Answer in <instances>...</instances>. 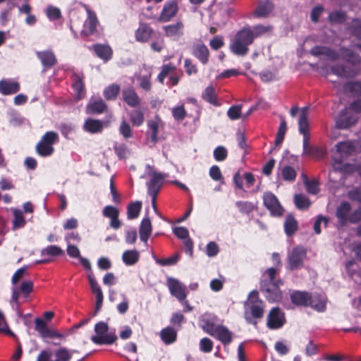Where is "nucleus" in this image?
<instances>
[{
    "label": "nucleus",
    "mask_w": 361,
    "mask_h": 361,
    "mask_svg": "<svg viewBox=\"0 0 361 361\" xmlns=\"http://www.w3.org/2000/svg\"><path fill=\"white\" fill-rule=\"evenodd\" d=\"M290 300L295 307H311L317 312L326 310V301L319 294H312L305 290H293L290 294Z\"/></svg>",
    "instance_id": "nucleus-1"
},
{
    "label": "nucleus",
    "mask_w": 361,
    "mask_h": 361,
    "mask_svg": "<svg viewBox=\"0 0 361 361\" xmlns=\"http://www.w3.org/2000/svg\"><path fill=\"white\" fill-rule=\"evenodd\" d=\"M252 28L243 27L235 35L234 39L230 43V50L237 56H245L249 51V46L254 42Z\"/></svg>",
    "instance_id": "nucleus-2"
},
{
    "label": "nucleus",
    "mask_w": 361,
    "mask_h": 361,
    "mask_svg": "<svg viewBox=\"0 0 361 361\" xmlns=\"http://www.w3.org/2000/svg\"><path fill=\"white\" fill-rule=\"evenodd\" d=\"M87 12V18L84 21L80 35L82 37H94L96 39L102 38L104 36V27L101 25L97 13L88 6L84 5Z\"/></svg>",
    "instance_id": "nucleus-3"
},
{
    "label": "nucleus",
    "mask_w": 361,
    "mask_h": 361,
    "mask_svg": "<svg viewBox=\"0 0 361 361\" xmlns=\"http://www.w3.org/2000/svg\"><path fill=\"white\" fill-rule=\"evenodd\" d=\"M283 285V280H279L276 283H270L266 280L260 281V290L269 302H279L282 298V291L280 286Z\"/></svg>",
    "instance_id": "nucleus-4"
},
{
    "label": "nucleus",
    "mask_w": 361,
    "mask_h": 361,
    "mask_svg": "<svg viewBox=\"0 0 361 361\" xmlns=\"http://www.w3.org/2000/svg\"><path fill=\"white\" fill-rule=\"evenodd\" d=\"M178 11V6L177 2L171 0L165 2L159 16L152 13H145V15L147 19H156L159 23H167L176 16Z\"/></svg>",
    "instance_id": "nucleus-5"
},
{
    "label": "nucleus",
    "mask_w": 361,
    "mask_h": 361,
    "mask_svg": "<svg viewBox=\"0 0 361 361\" xmlns=\"http://www.w3.org/2000/svg\"><path fill=\"white\" fill-rule=\"evenodd\" d=\"M306 257L307 251L302 246L294 247L288 255V269L291 271L300 269L304 266Z\"/></svg>",
    "instance_id": "nucleus-6"
},
{
    "label": "nucleus",
    "mask_w": 361,
    "mask_h": 361,
    "mask_svg": "<svg viewBox=\"0 0 361 361\" xmlns=\"http://www.w3.org/2000/svg\"><path fill=\"white\" fill-rule=\"evenodd\" d=\"M246 305L250 309L251 315L255 319L262 318L264 312V302L259 299L257 290H252L249 294Z\"/></svg>",
    "instance_id": "nucleus-7"
},
{
    "label": "nucleus",
    "mask_w": 361,
    "mask_h": 361,
    "mask_svg": "<svg viewBox=\"0 0 361 361\" xmlns=\"http://www.w3.org/2000/svg\"><path fill=\"white\" fill-rule=\"evenodd\" d=\"M35 329L37 331L42 338L53 339H65L66 335L61 334L55 329L48 328L44 322L41 319H35Z\"/></svg>",
    "instance_id": "nucleus-8"
},
{
    "label": "nucleus",
    "mask_w": 361,
    "mask_h": 361,
    "mask_svg": "<svg viewBox=\"0 0 361 361\" xmlns=\"http://www.w3.org/2000/svg\"><path fill=\"white\" fill-rule=\"evenodd\" d=\"M263 204L272 215L281 216L283 212L282 207L276 196L271 192H266L263 195Z\"/></svg>",
    "instance_id": "nucleus-9"
},
{
    "label": "nucleus",
    "mask_w": 361,
    "mask_h": 361,
    "mask_svg": "<svg viewBox=\"0 0 361 361\" xmlns=\"http://www.w3.org/2000/svg\"><path fill=\"white\" fill-rule=\"evenodd\" d=\"M84 75L78 73H73L71 75L72 89L74 92V97L75 101H80L86 96V90L84 83Z\"/></svg>",
    "instance_id": "nucleus-10"
},
{
    "label": "nucleus",
    "mask_w": 361,
    "mask_h": 361,
    "mask_svg": "<svg viewBox=\"0 0 361 361\" xmlns=\"http://www.w3.org/2000/svg\"><path fill=\"white\" fill-rule=\"evenodd\" d=\"M167 286L169 289L171 294L176 298L178 301L183 302L187 294L185 293V287L177 279L173 278H169L167 279Z\"/></svg>",
    "instance_id": "nucleus-11"
},
{
    "label": "nucleus",
    "mask_w": 361,
    "mask_h": 361,
    "mask_svg": "<svg viewBox=\"0 0 361 361\" xmlns=\"http://www.w3.org/2000/svg\"><path fill=\"white\" fill-rule=\"evenodd\" d=\"M351 209L350 204L347 201L342 202L337 207L335 214L341 226H345L350 223Z\"/></svg>",
    "instance_id": "nucleus-12"
},
{
    "label": "nucleus",
    "mask_w": 361,
    "mask_h": 361,
    "mask_svg": "<svg viewBox=\"0 0 361 361\" xmlns=\"http://www.w3.org/2000/svg\"><path fill=\"white\" fill-rule=\"evenodd\" d=\"M357 121V117L355 114H349L347 109L340 112L336 120V127L339 129H348L354 126Z\"/></svg>",
    "instance_id": "nucleus-13"
},
{
    "label": "nucleus",
    "mask_w": 361,
    "mask_h": 361,
    "mask_svg": "<svg viewBox=\"0 0 361 361\" xmlns=\"http://www.w3.org/2000/svg\"><path fill=\"white\" fill-rule=\"evenodd\" d=\"M33 290V283L32 281H23L20 286L14 285L12 288L11 300L18 303L20 294L27 296Z\"/></svg>",
    "instance_id": "nucleus-14"
},
{
    "label": "nucleus",
    "mask_w": 361,
    "mask_h": 361,
    "mask_svg": "<svg viewBox=\"0 0 361 361\" xmlns=\"http://www.w3.org/2000/svg\"><path fill=\"white\" fill-rule=\"evenodd\" d=\"M284 324V318L281 313L279 307H273L267 317V326L270 329H277L281 328Z\"/></svg>",
    "instance_id": "nucleus-15"
},
{
    "label": "nucleus",
    "mask_w": 361,
    "mask_h": 361,
    "mask_svg": "<svg viewBox=\"0 0 361 361\" xmlns=\"http://www.w3.org/2000/svg\"><path fill=\"white\" fill-rule=\"evenodd\" d=\"M90 51H93L95 55L104 61H109L113 56V50L108 44H94L88 47Z\"/></svg>",
    "instance_id": "nucleus-16"
},
{
    "label": "nucleus",
    "mask_w": 361,
    "mask_h": 361,
    "mask_svg": "<svg viewBox=\"0 0 361 361\" xmlns=\"http://www.w3.org/2000/svg\"><path fill=\"white\" fill-rule=\"evenodd\" d=\"M184 25L181 21L163 27L164 35L173 40L179 39L183 35Z\"/></svg>",
    "instance_id": "nucleus-17"
},
{
    "label": "nucleus",
    "mask_w": 361,
    "mask_h": 361,
    "mask_svg": "<svg viewBox=\"0 0 361 361\" xmlns=\"http://www.w3.org/2000/svg\"><path fill=\"white\" fill-rule=\"evenodd\" d=\"M310 140L307 137L302 140V147L304 155L310 156L314 159H321L324 157L326 152L325 150L318 146L310 145Z\"/></svg>",
    "instance_id": "nucleus-18"
},
{
    "label": "nucleus",
    "mask_w": 361,
    "mask_h": 361,
    "mask_svg": "<svg viewBox=\"0 0 361 361\" xmlns=\"http://www.w3.org/2000/svg\"><path fill=\"white\" fill-rule=\"evenodd\" d=\"M310 53L314 56H325L332 61H336L339 59L336 51L324 46H314L310 49Z\"/></svg>",
    "instance_id": "nucleus-19"
},
{
    "label": "nucleus",
    "mask_w": 361,
    "mask_h": 361,
    "mask_svg": "<svg viewBox=\"0 0 361 361\" xmlns=\"http://www.w3.org/2000/svg\"><path fill=\"white\" fill-rule=\"evenodd\" d=\"M339 58L353 65H359L361 63V57L358 54L350 49L342 47L338 52Z\"/></svg>",
    "instance_id": "nucleus-20"
},
{
    "label": "nucleus",
    "mask_w": 361,
    "mask_h": 361,
    "mask_svg": "<svg viewBox=\"0 0 361 361\" xmlns=\"http://www.w3.org/2000/svg\"><path fill=\"white\" fill-rule=\"evenodd\" d=\"M212 336L221 341L224 345H229L233 341V333L224 325H217L215 333Z\"/></svg>",
    "instance_id": "nucleus-21"
},
{
    "label": "nucleus",
    "mask_w": 361,
    "mask_h": 361,
    "mask_svg": "<svg viewBox=\"0 0 361 361\" xmlns=\"http://www.w3.org/2000/svg\"><path fill=\"white\" fill-rule=\"evenodd\" d=\"M153 34L154 30L148 24L141 23L135 30V37L137 42L145 43L149 41Z\"/></svg>",
    "instance_id": "nucleus-22"
},
{
    "label": "nucleus",
    "mask_w": 361,
    "mask_h": 361,
    "mask_svg": "<svg viewBox=\"0 0 361 361\" xmlns=\"http://www.w3.org/2000/svg\"><path fill=\"white\" fill-rule=\"evenodd\" d=\"M108 109L106 102L101 98L90 99L86 106V112L89 114H101Z\"/></svg>",
    "instance_id": "nucleus-23"
},
{
    "label": "nucleus",
    "mask_w": 361,
    "mask_h": 361,
    "mask_svg": "<svg viewBox=\"0 0 361 361\" xmlns=\"http://www.w3.org/2000/svg\"><path fill=\"white\" fill-rule=\"evenodd\" d=\"M309 110L308 106H305L302 109L301 113L298 121V129L299 132L302 135L303 139L307 137L310 139V126L307 119V112Z\"/></svg>",
    "instance_id": "nucleus-24"
},
{
    "label": "nucleus",
    "mask_w": 361,
    "mask_h": 361,
    "mask_svg": "<svg viewBox=\"0 0 361 361\" xmlns=\"http://www.w3.org/2000/svg\"><path fill=\"white\" fill-rule=\"evenodd\" d=\"M192 54L204 65L207 64L209 61V51L204 44H198L193 46Z\"/></svg>",
    "instance_id": "nucleus-25"
},
{
    "label": "nucleus",
    "mask_w": 361,
    "mask_h": 361,
    "mask_svg": "<svg viewBox=\"0 0 361 361\" xmlns=\"http://www.w3.org/2000/svg\"><path fill=\"white\" fill-rule=\"evenodd\" d=\"M274 4L269 0H259L258 5L254 12V15L258 18L267 17L272 12Z\"/></svg>",
    "instance_id": "nucleus-26"
},
{
    "label": "nucleus",
    "mask_w": 361,
    "mask_h": 361,
    "mask_svg": "<svg viewBox=\"0 0 361 361\" xmlns=\"http://www.w3.org/2000/svg\"><path fill=\"white\" fill-rule=\"evenodd\" d=\"M36 54L44 68H50L56 63V56L51 51H37Z\"/></svg>",
    "instance_id": "nucleus-27"
},
{
    "label": "nucleus",
    "mask_w": 361,
    "mask_h": 361,
    "mask_svg": "<svg viewBox=\"0 0 361 361\" xmlns=\"http://www.w3.org/2000/svg\"><path fill=\"white\" fill-rule=\"evenodd\" d=\"M152 231V222L149 216L142 219L139 228L140 238L142 241L147 242Z\"/></svg>",
    "instance_id": "nucleus-28"
},
{
    "label": "nucleus",
    "mask_w": 361,
    "mask_h": 361,
    "mask_svg": "<svg viewBox=\"0 0 361 361\" xmlns=\"http://www.w3.org/2000/svg\"><path fill=\"white\" fill-rule=\"evenodd\" d=\"M163 176L160 173H154L148 183V194L150 196H157L161 188Z\"/></svg>",
    "instance_id": "nucleus-29"
},
{
    "label": "nucleus",
    "mask_w": 361,
    "mask_h": 361,
    "mask_svg": "<svg viewBox=\"0 0 361 361\" xmlns=\"http://www.w3.org/2000/svg\"><path fill=\"white\" fill-rule=\"evenodd\" d=\"M122 96L123 101L131 107H135L140 103V99L133 88L123 90Z\"/></svg>",
    "instance_id": "nucleus-30"
},
{
    "label": "nucleus",
    "mask_w": 361,
    "mask_h": 361,
    "mask_svg": "<svg viewBox=\"0 0 361 361\" xmlns=\"http://www.w3.org/2000/svg\"><path fill=\"white\" fill-rule=\"evenodd\" d=\"M84 130L91 134L102 133L104 128L103 122L94 118H87L83 126Z\"/></svg>",
    "instance_id": "nucleus-31"
},
{
    "label": "nucleus",
    "mask_w": 361,
    "mask_h": 361,
    "mask_svg": "<svg viewBox=\"0 0 361 361\" xmlns=\"http://www.w3.org/2000/svg\"><path fill=\"white\" fill-rule=\"evenodd\" d=\"M201 97L205 102L209 103L214 106H220L218 101L217 94L214 86L209 85L202 92Z\"/></svg>",
    "instance_id": "nucleus-32"
},
{
    "label": "nucleus",
    "mask_w": 361,
    "mask_h": 361,
    "mask_svg": "<svg viewBox=\"0 0 361 361\" xmlns=\"http://www.w3.org/2000/svg\"><path fill=\"white\" fill-rule=\"evenodd\" d=\"M19 83L14 81L1 80L0 92L3 94H11L17 92L19 90Z\"/></svg>",
    "instance_id": "nucleus-33"
},
{
    "label": "nucleus",
    "mask_w": 361,
    "mask_h": 361,
    "mask_svg": "<svg viewBox=\"0 0 361 361\" xmlns=\"http://www.w3.org/2000/svg\"><path fill=\"white\" fill-rule=\"evenodd\" d=\"M160 336L162 341L169 345L174 343L177 339V332L172 327L167 326L163 329L160 332Z\"/></svg>",
    "instance_id": "nucleus-34"
},
{
    "label": "nucleus",
    "mask_w": 361,
    "mask_h": 361,
    "mask_svg": "<svg viewBox=\"0 0 361 361\" xmlns=\"http://www.w3.org/2000/svg\"><path fill=\"white\" fill-rule=\"evenodd\" d=\"M69 257L79 259L80 262L84 269L87 270L91 269V264L90 261L81 256L80 250L77 246L69 245Z\"/></svg>",
    "instance_id": "nucleus-35"
},
{
    "label": "nucleus",
    "mask_w": 361,
    "mask_h": 361,
    "mask_svg": "<svg viewBox=\"0 0 361 361\" xmlns=\"http://www.w3.org/2000/svg\"><path fill=\"white\" fill-rule=\"evenodd\" d=\"M201 328L207 334L210 336L214 335L217 325L215 324L214 317L210 316H204L201 320Z\"/></svg>",
    "instance_id": "nucleus-36"
},
{
    "label": "nucleus",
    "mask_w": 361,
    "mask_h": 361,
    "mask_svg": "<svg viewBox=\"0 0 361 361\" xmlns=\"http://www.w3.org/2000/svg\"><path fill=\"white\" fill-rule=\"evenodd\" d=\"M298 229V224L295 217L289 214L284 222V231L288 236L293 235Z\"/></svg>",
    "instance_id": "nucleus-37"
},
{
    "label": "nucleus",
    "mask_w": 361,
    "mask_h": 361,
    "mask_svg": "<svg viewBox=\"0 0 361 361\" xmlns=\"http://www.w3.org/2000/svg\"><path fill=\"white\" fill-rule=\"evenodd\" d=\"M117 338V336L115 334H105L104 335L93 336H92L91 340L97 345H111L116 342Z\"/></svg>",
    "instance_id": "nucleus-38"
},
{
    "label": "nucleus",
    "mask_w": 361,
    "mask_h": 361,
    "mask_svg": "<svg viewBox=\"0 0 361 361\" xmlns=\"http://www.w3.org/2000/svg\"><path fill=\"white\" fill-rule=\"evenodd\" d=\"M336 151L341 154V157H348L355 151V146L350 141L339 142L336 145Z\"/></svg>",
    "instance_id": "nucleus-39"
},
{
    "label": "nucleus",
    "mask_w": 361,
    "mask_h": 361,
    "mask_svg": "<svg viewBox=\"0 0 361 361\" xmlns=\"http://www.w3.org/2000/svg\"><path fill=\"white\" fill-rule=\"evenodd\" d=\"M120 86L118 84H111L104 90L103 94L108 101H114L120 93Z\"/></svg>",
    "instance_id": "nucleus-40"
},
{
    "label": "nucleus",
    "mask_w": 361,
    "mask_h": 361,
    "mask_svg": "<svg viewBox=\"0 0 361 361\" xmlns=\"http://www.w3.org/2000/svg\"><path fill=\"white\" fill-rule=\"evenodd\" d=\"M176 71V66L172 63H169L167 64H164L161 67V71L157 75V80L161 83L164 84L165 78L168 75H171L172 73Z\"/></svg>",
    "instance_id": "nucleus-41"
},
{
    "label": "nucleus",
    "mask_w": 361,
    "mask_h": 361,
    "mask_svg": "<svg viewBox=\"0 0 361 361\" xmlns=\"http://www.w3.org/2000/svg\"><path fill=\"white\" fill-rule=\"evenodd\" d=\"M140 258V254L136 250H126L123 253V262L128 266L136 264Z\"/></svg>",
    "instance_id": "nucleus-42"
},
{
    "label": "nucleus",
    "mask_w": 361,
    "mask_h": 361,
    "mask_svg": "<svg viewBox=\"0 0 361 361\" xmlns=\"http://www.w3.org/2000/svg\"><path fill=\"white\" fill-rule=\"evenodd\" d=\"M142 209V202H131L127 207V216L128 219H134L138 217Z\"/></svg>",
    "instance_id": "nucleus-43"
},
{
    "label": "nucleus",
    "mask_w": 361,
    "mask_h": 361,
    "mask_svg": "<svg viewBox=\"0 0 361 361\" xmlns=\"http://www.w3.org/2000/svg\"><path fill=\"white\" fill-rule=\"evenodd\" d=\"M331 71L333 74L343 78L353 77L355 73L349 72L347 66L344 65H334L331 67Z\"/></svg>",
    "instance_id": "nucleus-44"
},
{
    "label": "nucleus",
    "mask_w": 361,
    "mask_h": 361,
    "mask_svg": "<svg viewBox=\"0 0 361 361\" xmlns=\"http://www.w3.org/2000/svg\"><path fill=\"white\" fill-rule=\"evenodd\" d=\"M130 121L135 126H142L145 121L144 113L140 109L133 110L129 114Z\"/></svg>",
    "instance_id": "nucleus-45"
},
{
    "label": "nucleus",
    "mask_w": 361,
    "mask_h": 361,
    "mask_svg": "<svg viewBox=\"0 0 361 361\" xmlns=\"http://www.w3.org/2000/svg\"><path fill=\"white\" fill-rule=\"evenodd\" d=\"M273 31V26L271 25H257L252 28V34L254 39L261 37L265 34H271Z\"/></svg>",
    "instance_id": "nucleus-46"
},
{
    "label": "nucleus",
    "mask_w": 361,
    "mask_h": 361,
    "mask_svg": "<svg viewBox=\"0 0 361 361\" xmlns=\"http://www.w3.org/2000/svg\"><path fill=\"white\" fill-rule=\"evenodd\" d=\"M282 178L288 182L295 181L297 172L293 167L290 166H285L281 169V171Z\"/></svg>",
    "instance_id": "nucleus-47"
},
{
    "label": "nucleus",
    "mask_w": 361,
    "mask_h": 361,
    "mask_svg": "<svg viewBox=\"0 0 361 361\" xmlns=\"http://www.w3.org/2000/svg\"><path fill=\"white\" fill-rule=\"evenodd\" d=\"M12 211L14 216L13 221V229L16 230L23 227L25 224V220L22 211L17 209H12Z\"/></svg>",
    "instance_id": "nucleus-48"
},
{
    "label": "nucleus",
    "mask_w": 361,
    "mask_h": 361,
    "mask_svg": "<svg viewBox=\"0 0 361 361\" xmlns=\"http://www.w3.org/2000/svg\"><path fill=\"white\" fill-rule=\"evenodd\" d=\"M348 30L352 35L361 39V19L353 18L348 24Z\"/></svg>",
    "instance_id": "nucleus-49"
},
{
    "label": "nucleus",
    "mask_w": 361,
    "mask_h": 361,
    "mask_svg": "<svg viewBox=\"0 0 361 361\" xmlns=\"http://www.w3.org/2000/svg\"><path fill=\"white\" fill-rule=\"evenodd\" d=\"M36 150L39 155L47 157L53 153L54 148L50 145L40 140L36 146Z\"/></svg>",
    "instance_id": "nucleus-50"
},
{
    "label": "nucleus",
    "mask_w": 361,
    "mask_h": 361,
    "mask_svg": "<svg viewBox=\"0 0 361 361\" xmlns=\"http://www.w3.org/2000/svg\"><path fill=\"white\" fill-rule=\"evenodd\" d=\"M294 202L297 208L300 209H306L310 206V201L307 197L302 194L295 195Z\"/></svg>",
    "instance_id": "nucleus-51"
},
{
    "label": "nucleus",
    "mask_w": 361,
    "mask_h": 361,
    "mask_svg": "<svg viewBox=\"0 0 361 361\" xmlns=\"http://www.w3.org/2000/svg\"><path fill=\"white\" fill-rule=\"evenodd\" d=\"M147 126L151 130L150 139L153 143H156L158 141V133H159V121L149 120L147 122Z\"/></svg>",
    "instance_id": "nucleus-52"
},
{
    "label": "nucleus",
    "mask_w": 361,
    "mask_h": 361,
    "mask_svg": "<svg viewBox=\"0 0 361 361\" xmlns=\"http://www.w3.org/2000/svg\"><path fill=\"white\" fill-rule=\"evenodd\" d=\"M286 130H287L286 121H285L284 118H283L281 121V123H280V126H279L277 134H276V137L275 139V145L276 146H279L283 142L284 137H285Z\"/></svg>",
    "instance_id": "nucleus-53"
},
{
    "label": "nucleus",
    "mask_w": 361,
    "mask_h": 361,
    "mask_svg": "<svg viewBox=\"0 0 361 361\" xmlns=\"http://www.w3.org/2000/svg\"><path fill=\"white\" fill-rule=\"evenodd\" d=\"M346 20V14L344 11H336L329 13V20L332 23H343Z\"/></svg>",
    "instance_id": "nucleus-54"
},
{
    "label": "nucleus",
    "mask_w": 361,
    "mask_h": 361,
    "mask_svg": "<svg viewBox=\"0 0 361 361\" xmlns=\"http://www.w3.org/2000/svg\"><path fill=\"white\" fill-rule=\"evenodd\" d=\"M344 88L346 91L355 95H361V82L353 81L347 82Z\"/></svg>",
    "instance_id": "nucleus-55"
},
{
    "label": "nucleus",
    "mask_w": 361,
    "mask_h": 361,
    "mask_svg": "<svg viewBox=\"0 0 361 361\" xmlns=\"http://www.w3.org/2000/svg\"><path fill=\"white\" fill-rule=\"evenodd\" d=\"M241 105H233L227 111L228 117L232 120H238L242 117Z\"/></svg>",
    "instance_id": "nucleus-56"
},
{
    "label": "nucleus",
    "mask_w": 361,
    "mask_h": 361,
    "mask_svg": "<svg viewBox=\"0 0 361 361\" xmlns=\"http://www.w3.org/2000/svg\"><path fill=\"white\" fill-rule=\"evenodd\" d=\"M324 223L325 227L328 226L329 219L322 215H318L314 224V231L316 234L319 235L322 233L321 224Z\"/></svg>",
    "instance_id": "nucleus-57"
},
{
    "label": "nucleus",
    "mask_w": 361,
    "mask_h": 361,
    "mask_svg": "<svg viewBox=\"0 0 361 361\" xmlns=\"http://www.w3.org/2000/svg\"><path fill=\"white\" fill-rule=\"evenodd\" d=\"M172 116L176 121L183 120L187 115L184 105L175 106L172 109Z\"/></svg>",
    "instance_id": "nucleus-58"
},
{
    "label": "nucleus",
    "mask_w": 361,
    "mask_h": 361,
    "mask_svg": "<svg viewBox=\"0 0 361 361\" xmlns=\"http://www.w3.org/2000/svg\"><path fill=\"white\" fill-rule=\"evenodd\" d=\"M63 252L62 250L56 245H50L44 249L42 250L41 255H50L52 257H56L61 255Z\"/></svg>",
    "instance_id": "nucleus-59"
},
{
    "label": "nucleus",
    "mask_w": 361,
    "mask_h": 361,
    "mask_svg": "<svg viewBox=\"0 0 361 361\" xmlns=\"http://www.w3.org/2000/svg\"><path fill=\"white\" fill-rule=\"evenodd\" d=\"M119 132L125 139H128L133 136L130 126L125 119L121 123Z\"/></svg>",
    "instance_id": "nucleus-60"
},
{
    "label": "nucleus",
    "mask_w": 361,
    "mask_h": 361,
    "mask_svg": "<svg viewBox=\"0 0 361 361\" xmlns=\"http://www.w3.org/2000/svg\"><path fill=\"white\" fill-rule=\"evenodd\" d=\"M228 157L227 149L223 146H218L214 150V157L217 161H223Z\"/></svg>",
    "instance_id": "nucleus-61"
},
{
    "label": "nucleus",
    "mask_w": 361,
    "mask_h": 361,
    "mask_svg": "<svg viewBox=\"0 0 361 361\" xmlns=\"http://www.w3.org/2000/svg\"><path fill=\"white\" fill-rule=\"evenodd\" d=\"M279 274V269L274 267L268 268L264 274H266L268 277L267 279H265L267 282L273 284L276 283L279 280H282L281 279L276 278V275Z\"/></svg>",
    "instance_id": "nucleus-62"
},
{
    "label": "nucleus",
    "mask_w": 361,
    "mask_h": 361,
    "mask_svg": "<svg viewBox=\"0 0 361 361\" xmlns=\"http://www.w3.org/2000/svg\"><path fill=\"white\" fill-rule=\"evenodd\" d=\"M213 345V341L207 337L202 338L200 341V350L206 353H210L212 350Z\"/></svg>",
    "instance_id": "nucleus-63"
},
{
    "label": "nucleus",
    "mask_w": 361,
    "mask_h": 361,
    "mask_svg": "<svg viewBox=\"0 0 361 361\" xmlns=\"http://www.w3.org/2000/svg\"><path fill=\"white\" fill-rule=\"evenodd\" d=\"M59 135L54 131L46 133L41 139V141L45 142L53 147V145L58 141Z\"/></svg>",
    "instance_id": "nucleus-64"
}]
</instances>
